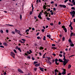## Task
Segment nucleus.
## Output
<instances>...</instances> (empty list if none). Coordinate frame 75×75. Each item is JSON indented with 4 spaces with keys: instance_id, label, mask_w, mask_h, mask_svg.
<instances>
[{
    "instance_id": "nucleus-64",
    "label": "nucleus",
    "mask_w": 75,
    "mask_h": 75,
    "mask_svg": "<svg viewBox=\"0 0 75 75\" xmlns=\"http://www.w3.org/2000/svg\"><path fill=\"white\" fill-rule=\"evenodd\" d=\"M58 61V59H55V62H57V61Z\"/></svg>"
},
{
    "instance_id": "nucleus-63",
    "label": "nucleus",
    "mask_w": 75,
    "mask_h": 75,
    "mask_svg": "<svg viewBox=\"0 0 75 75\" xmlns=\"http://www.w3.org/2000/svg\"><path fill=\"white\" fill-rule=\"evenodd\" d=\"M28 58H29V59H30L31 58V57L30 56H28L27 57Z\"/></svg>"
},
{
    "instance_id": "nucleus-61",
    "label": "nucleus",
    "mask_w": 75,
    "mask_h": 75,
    "mask_svg": "<svg viewBox=\"0 0 75 75\" xmlns=\"http://www.w3.org/2000/svg\"><path fill=\"white\" fill-rule=\"evenodd\" d=\"M61 22H59L58 23V25H60L61 24Z\"/></svg>"
},
{
    "instance_id": "nucleus-62",
    "label": "nucleus",
    "mask_w": 75,
    "mask_h": 75,
    "mask_svg": "<svg viewBox=\"0 0 75 75\" xmlns=\"http://www.w3.org/2000/svg\"><path fill=\"white\" fill-rule=\"evenodd\" d=\"M29 52H30V54L32 53V51H31V50H29Z\"/></svg>"
},
{
    "instance_id": "nucleus-24",
    "label": "nucleus",
    "mask_w": 75,
    "mask_h": 75,
    "mask_svg": "<svg viewBox=\"0 0 75 75\" xmlns=\"http://www.w3.org/2000/svg\"><path fill=\"white\" fill-rule=\"evenodd\" d=\"M63 57H64V56H65V52H63Z\"/></svg>"
},
{
    "instance_id": "nucleus-56",
    "label": "nucleus",
    "mask_w": 75,
    "mask_h": 75,
    "mask_svg": "<svg viewBox=\"0 0 75 75\" xmlns=\"http://www.w3.org/2000/svg\"><path fill=\"white\" fill-rule=\"evenodd\" d=\"M50 8H48V9L47 10V11H50Z\"/></svg>"
},
{
    "instance_id": "nucleus-46",
    "label": "nucleus",
    "mask_w": 75,
    "mask_h": 75,
    "mask_svg": "<svg viewBox=\"0 0 75 75\" xmlns=\"http://www.w3.org/2000/svg\"><path fill=\"white\" fill-rule=\"evenodd\" d=\"M22 41H24V42H25V40L24 39H22Z\"/></svg>"
},
{
    "instance_id": "nucleus-31",
    "label": "nucleus",
    "mask_w": 75,
    "mask_h": 75,
    "mask_svg": "<svg viewBox=\"0 0 75 75\" xmlns=\"http://www.w3.org/2000/svg\"><path fill=\"white\" fill-rule=\"evenodd\" d=\"M29 31V29H28L26 30L25 32L26 33H27V32H28Z\"/></svg>"
},
{
    "instance_id": "nucleus-52",
    "label": "nucleus",
    "mask_w": 75,
    "mask_h": 75,
    "mask_svg": "<svg viewBox=\"0 0 75 75\" xmlns=\"http://www.w3.org/2000/svg\"><path fill=\"white\" fill-rule=\"evenodd\" d=\"M53 9L54 11H55V10H56V8H53Z\"/></svg>"
},
{
    "instance_id": "nucleus-41",
    "label": "nucleus",
    "mask_w": 75,
    "mask_h": 75,
    "mask_svg": "<svg viewBox=\"0 0 75 75\" xmlns=\"http://www.w3.org/2000/svg\"><path fill=\"white\" fill-rule=\"evenodd\" d=\"M55 64L56 65H58V64H59V63L57 62H55Z\"/></svg>"
},
{
    "instance_id": "nucleus-1",
    "label": "nucleus",
    "mask_w": 75,
    "mask_h": 75,
    "mask_svg": "<svg viewBox=\"0 0 75 75\" xmlns=\"http://www.w3.org/2000/svg\"><path fill=\"white\" fill-rule=\"evenodd\" d=\"M11 55L13 58H15V53H14V52H11Z\"/></svg>"
},
{
    "instance_id": "nucleus-5",
    "label": "nucleus",
    "mask_w": 75,
    "mask_h": 75,
    "mask_svg": "<svg viewBox=\"0 0 75 75\" xmlns=\"http://www.w3.org/2000/svg\"><path fill=\"white\" fill-rule=\"evenodd\" d=\"M18 71L19 72H20V73H21L22 74H24V72L23 71H22L21 69H18Z\"/></svg>"
},
{
    "instance_id": "nucleus-44",
    "label": "nucleus",
    "mask_w": 75,
    "mask_h": 75,
    "mask_svg": "<svg viewBox=\"0 0 75 75\" xmlns=\"http://www.w3.org/2000/svg\"><path fill=\"white\" fill-rule=\"evenodd\" d=\"M6 33H8V30H6Z\"/></svg>"
},
{
    "instance_id": "nucleus-26",
    "label": "nucleus",
    "mask_w": 75,
    "mask_h": 75,
    "mask_svg": "<svg viewBox=\"0 0 75 75\" xmlns=\"http://www.w3.org/2000/svg\"><path fill=\"white\" fill-rule=\"evenodd\" d=\"M71 65H69L68 67V69H70V68H71Z\"/></svg>"
},
{
    "instance_id": "nucleus-30",
    "label": "nucleus",
    "mask_w": 75,
    "mask_h": 75,
    "mask_svg": "<svg viewBox=\"0 0 75 75\" xmlns=\"http://www.w3.org/2000/svg\"><path fill=\"white\" fill-rule=\"evenodd\" d=\"M59 56L60 57H62V55L61 54H59Z\"/></svg>"
},
{
    "instance_id": "nucleus-15",
    "label": "nucleus",
    "mask_w": 75,
    "mask_h": 75,
    "mask_svg": "<svg viewBox=\"0 0 75 75\" xmlns=\"http://www.w3.org/2000/svg\"><path fill=\"white\" fill-rule=\"evenodd\" d=\"M40 69L41 71H42V72H44V69L40 68Z\"/></svg>"
},
{
    "instance_id": "nucleus-54",
    "label": "nucleus",
    "mask_w": 75,
    "mask_h": 75,
    "mask_svg": "<svg viewBox=\"0 0 75 75\" xmlns=\"http://www.w3.org/2000/svg\"><path fill=\"white\" fill-rule=\"evenodd\" d=\"M4 75H6L7 73H6V72H5L4 73Z\"/></svg>"
},
{
    "instance_id": "nucleus-53",
    "label": "nucleus",
    "mask_w": 75,
    "mask_h": 75,
    "mask_svg": "<svg viewBox=\"0 0 75 75\" xmlns=\"http://www.w3.org/2000/svg\"><path fill=\"white\" fill-rule=\"evenodd\" d=\"M54 3V1H52L50 3L51 4H53Z\"/></svg>"
},
{
    "instance_id": "nucleus-16",
    "label": "nucleus",
    "mask_w": 75,
    "mask_h": 75,
    "mask_svg": "<svg viewBox=\"0 0 75 75\" xmlns=\"http://www.w3.org/2000/svg\"><path fill=\"white\" fill-rule=\"evenodd\" d=\"M65 33H67V28H64V29Z\"/></svg>"
},
{
    "instance_id": "nucleus-20",
    "label": "nucleus",
    "mask_w": 75,
    "mask_h": 75,
    "mask_svg": "<svg viewBox=\"0 0 75 75\" xmlns=\"http://www.w3.org/2000/svg\"><path fill=\"white\" fill-rule=\"evenodd\" d=\"M57 72H59L58 70H57V69H55L54 70V72L55 73H57Z\"/></svg>"
},
{
    "instance_id": "nucleus-3",
    "label": "nucleus",
    "mask_w": 75,
    "mask_h": 75,
    "mask_svg": "<svg viewBox=\"0 0 75 75\" xmlns=\"http://www.w3.org/2000/svg\"><path fill=\"white\" fill-rule=\"evenodd\" d=\"M68 60L67 59L66 60L63 61V64L64 66H65V65H66L67 64V63H68Z\"/></svg>"
},
{
    "instance_id": "nucleus-48",
    "label": "nucleus",
    "mask_w": 75,
    "mask_h": 75,
    "mask_svg": "<svg viewBox=\"0 0 75 75\" xmlns=\"http://www.w3.org/2000/svg\"><path fill=\"white\" fill-rule=\"evenodd\" d=\"M32 10H33L34 9V7H33V5L32 4Z\"/></svg>"
},
{
    "instance_id": "nucleus-11",
    "label": "nucleus",
    "mask_w": 75,
    "mask_h": 75,
    "mask_svg": "<svg viewBox=\"0 0 75 75\" xmlns=\"http://www.w3.org/2000/svg\"><path fill=\"white\" fill-rule=\"evenodd\" d=\"M38 17L40 19H42V17H41V14H39V15H38Z\"/></svg>"
},
{
    "instance_id": "nucleus-51",
    "label": "nucleus",
    "mask_w": 75,
    "mask_h": 75,
    "mask_svg": "<svg viewBox=\"0 0 75 75\" xmlns=\"http://www.w3.org/2000/svg\"><path fill=\"white\" fill-rule=\"evenodd\" d=\"M0 47H1V48H4V46H2V45H1L0 46Z\"/></svg>"
},
{
    "instance_id": "nucleus-55",
    "label": "nucleus",
    "mask_w": 75,
    "mask_h": 75,
    "mask_svg": "<svg viewBox=\"0 0 75 75\" xmlns=\"http://www.w3.org/2000/svg\"><path fill=\"white\" fill-rule=\"evenodd\" d=\"M52 55L54 56H56V54H52Z\"/></svg>"
},
{
    "instance_id": "nucleus-13",
    "label": "nucleus",
    "mask_w": 75,
    "mask_h": 75,
    "mask_svg": "<svg viewBox=\"0 0 75 75\" xmlns=\"http://www.w3.org/2000/svg\"><path fill=\"white\" fill-rule=\"evenodd\" d=\"M46 56V53H45L43 56V58H45V56Z\"/></svg>"
},
{
    "instance_id": "nucleus-4",
    "label": "nucleus",
    "mask_w": 75,
    "mask_h": 75,
    "mask_svg": "<svg viewBox=\"0 0 75 75\" xmlns=\"http://www.w3.org/2000/svg\"><path fill=\"white\" fill-rule=\"evenodd\" d=\"M70 13L71 15H75V12L74 11H72L70 12Z\"/></svg>"
},
{
    "instance_id": "nucleus-43",
    "label": "nucleus",
    "mask_w": 75,
    "mask_h": 75,
    "mask_svg": "<svg viewBox=\"0 0 75 75\" xmlns=\"http://www.w3.org/2000/svg\"><path fill=\"white\" fill-rule=\"evenodd\" d=\"M47 12L46 11H45L44 14H47Z\"/></svg>"
},
{
    "instance_id": "nucleus-22",
    "label": "nucleus",
    "mask_w": 75,
    "mask_h": 75,
    "mask_svg": "<svg viewBox=\"0 0 75 75\" xmlns=\"http://www.w3.org/2000/svg\"><path fill=\"white\" fill-rule=\"evenodd\" d=\"M18 50L19 51H20V52H21V49L20 48V47L18 48Z\"/></svg>"
},
{
    "instance_id": "nucleus-38",
    "label": "nucleus",
    "mask_w": 75,
    "mask_h": 75,
    "mask_svg": "<svg viewBox=\"0 0 75 75\" xmlns=\"http://www.w3.org/2000/svg\"><path fill=\"white\" fill-rule=\"evenodd\" d=\"M42 31L43 33H44V31H45V30H44V29H42Z\"/></svg>"
},
{
    "instance_id": "nucleus-60",
    "label": "nucleus",
    "mask_w": 75,
    "mask_h": 75,
    "mask_svg": "<svg viewBox=\"0 0 75 75\" xmlns=\"http://www.w3.org/2000/svg\"><path fill=\"white\" fill-rule=\"evenodd\" d=\"M71 9H72V10H74V7H71Z\"/></svg>"
},
{
    "instance_id": "nucleus-33",
    "label": "nucleus",
    "mask_w": 75,
    "mask_h": 75,
    "mask_svg": "<svg viewBox=\"0 0 75 75\" xmlns=\"http://www.w3.org/2000/svg\"><path fill=\"white\" fill-rule=\"evenodd\" d=\"M34 70L35 71H37V68H34Z\"/></svg>"
},
{
    "instance_id": "nucleus-9",
    "label": "nucleus",
    "mask_w": 75,
    "mask_h": 75,
    "mask_svg": "<svg viewBox=\"0 0 75 75\" xmlns=\"http://www.w3.org/2000/svg\"><path fill=\"white\" fill-rule=\"evenodd\" d=\"M40 65V63L36 64L35 65V67H39Z\"/></svg>"
},
{
    "instance_id": "nucleus-29",
    "label": "nucleus",
    "mask_w": 75,
    "mask_h": 75,
    "mask_svg": "<svg viewBox=\"0 0 75 75\" xmlns=\"http://www.w3.org/2000/svg\"><path fill=\"white\" fill-rule=\"evenodd\" d=\"M38 63V62H34L33 64L34 65V64H37Z\"/></svg>"
},
{
    "instance_id": "nucleus-32",
    "label": "nucleus",
    "mask_w": 75,
    "mask_h": 75,
    "mask_svg": "<svg viewBox=\"0 0 75 75\" xmlns=\"http://www.w3.org/2000/svg\"><path fill=\"white\" fill-rule=\"evenodd\" d=\"M62 28H63V29L65 28H65V27L64 26V25H63L62 26Z\"/></svg>"
},
{
    "instance_id": "nucleus-7",
    "label": "nucleus",
    "mask_w": 75,
    "mask_h": 75,
    "mask_svg": "<svg viewBox=\"0 0 75 75\" xmlns=\"http://www.w3.org/2000/svg\"><path fill=\"white\" fill-rule=\"evenodd\" d=\"M66 70L65 69H64V72H62V75H65V74H66Z\"/></svg>"
},
{
    "instance_id": "nucleus-35",
    "label": "nucleus",
    "mask_w": 75,
    "mask_h": 75,
    "mask_svg": "<svg viewBox=\"0 0 75 75\" xmlns=\"http://www.w3.org/2000/svg\"><path fill=\"white\" fill-rule=\"evenodd\" d=\"M69 42H71V43H72V41H71V39L69 40Z\"/></svg>"
},
{
    "instance_id": "nucleus-12",
    "label": "nucleus",
    "mask_w": 75,
    "mask_h": 75,
    "mask_svg": "<svg viewBox=\"0 0 75 75\" xmlns=\"http://www.w3.org/2000/svg\"><path fill=\"white\" fill-rule=\"evenodd\" d=\"M4 45L5 46H7V43L6 42H4L3 43Z\"/></svg>"
},
{
    "instance_id": "nucleus-18",
    "label": "nucleus",
    "mask_w": 75,
    "mask_h": 75,
    "mask_svg": "<svg viewBox=\"0 0 75 75\" xmlns=\"http://www.w3.org/2000/svg\"><path fill=\"white\" fill-rule=\"evenodd\" d=\"M70 46H71V47H74V44L71 43H70Z\"/></svg>"
},
{
    "instance_id": "nucleus-42",
    "label": "nucleus",
    "mask_w": 75,
    "mask_h": 75,
    "mask_svg": "<svg viewBox=\"0 0 75 75\" xmlns=\"http://www.w3.org/2000/svg\"><path fill=\"white\" fill-rule=\"evenodd\" d=\"M65 40V38L64 37H63L62 38V41H64Z\"/></svg>"
},
{
    "instance_id": "nucleus-17",
    "label": "nucleus",
    "mask_w": 75,
    "mask_h": 75,
    "mask_svg": "<svg viewBox=\"0 0 75 75\" xmlns=\"http://www.w3.org/2000/svg\"><path fill=\"white\" fill-rule=\"evenodd\" d=\"M59 61L60 62H63V61H62V60L61 59H59Z\"/></svg>"
},
{
    "instance_id": "nucleus-2",
    "label": "nucleus",
    "mask_w": 75,
    "mask_h": 75,
    "mask_svg": "<svg viewBox=\"0 0 75 75\" xmlns=\"http://www.w3.org/2000/svg\"><path fill=\"white\" fill-rule=\"evenodd\" d=\"M15 31L16 33H18V34H19V35H21V34H20V33H21L20 31L18 30H17V29H15Z\"/></svg>"
},
{
    "instance_id": "nucleus-40",
    "label": "nucleus",
    "mask_w": 75,
    "mask_h": 75,
    "mask_svg": "<svg viewBox=\"0 0 75 75\" xmlns=\"http://www.w3.org/2000/svg\"><path fill=\"white\" fill-rule=\"evenodd\" d=\"M39 54L40 56H41V55H42V54H41V52H39Z\"/></svg>"
},
{
    "instance_id": "nucleus-49",
    "label": "nucleus",
    "mask_w": 75,
    "mask_h": 75,
    "mask_svg": "<svg viewBox=\"0 0 75 75\" xmlns=\"http://www.w3.org/2000/svg\"><path fill=\"white\" fill-rule=\"evenodd\" d=\"M52 46H53V47H55V45L54 44H53L52 45Z\"/></svg>"
},
{
    "instance_id": "nucleus-37",
    "label": "nucleus",
    "mask_w": 75,
    "mask_h": 75,
    "mask_svg": "<svg viewBox=\"0 0 75 75\" xmlns=\"http://www.w3.org/2000/svg\"><path fill=\"white\" fill-rule=\"evenodd\" d=\"M27 53L28 54H31V53L29 52V51H28L27 52Z\"/></svg>"
},
{
    "instance_id": "nucleus-23",
    "label": "nucleus",
    "mask_w": 75,
    "mask_h": 75,
    "mask_svg": "<svg viewBox=\"0 0 75 75\" xmlns=\"http://www.w3.org/2000/svg\"><path fill=\"white\" fill-rule=\"evenodd\" d=\"M64 57V58L63 59V60H64V61H65L67 60V59H65V56H63Z\"/></svg>"
},
{
    "instance_id": "nucleus-28",
    "label": "nucleus",
    "mask_w": 75,
    "mask_h": 75,
    "mask_svg": "<svg viewBox=\"0 0 75 75\" xmlns=\"http://www.w3.org/2000/svg\"><path fill=\"white\" fill-rule=\"evenodd\" d=\"M13 51L15 53H17V51H16V50H14Z\"/></svg>"
},
{
    "instance_id": "nucleus-19",
    "label": "nucleus",
    "mask_w": 75,
    "mask_h": 75,
    "mask_svg": "<svg viewBox=\"0 0 75 75\" xmlns=\"http://www.w3.org/2000/svg\"><path fill=\"white\" fill-rule=\"evenodd\" d=\"M40 50H42L43 49H44V47H40L39 48Z\"/></svg>"
},
{
    "instance_id": "nucleus-27",
    "label": "nucleus",
    "mask_w": 75,
    "mask_h": 75,
    "mask_svg": "<svg viewBox=\"0 0 75 75\" xmlns=\"http://www.w3.org/2000/svg\"><path fill=\"white\" fill-rule=\"evenodd\" d=\"M45 38H46L45 36H44L43 38V40L45 41V40H46V39H45Z\"/></svg>"
},
{
    "instance_id": "nucleus-14",
    "label": "nucleus",
    "mask_w": 75,
    "mask_h": 75,
    "mask_svg": "<svg viewBox=\"0 0 75 75\" xmlns=\"http://www.w3.org/2000/svg\"><path fill=\"white\" fill-rule=\"evenodd\" d=\"M46 5H44L43 6V9L45 10L46 9Z\"/></svg>"
},
{
    "instance_id": "nucleus-59",
    "label": "nucleus",
    "mask_w": 75,
    "mask_h": 75,
    "mask_svg": "<svg viewBox=\"0 0 75 75\" xmlns=\"http://www.w3.org/2000/svg\"><path fill=\"white\" fill-rule=\"evenodd\" d=\"M50 25H54V24H53V23H51L50 24Z\"/></svg>"
},
{
    "instance_id": "nucleus-57",
    "label": "nucleus",
    "mask_w": 75,
    "mask_h": 75,
    "mask_svg": "<svg viewBox=\"0 0 75 75\" xmlns=\"http://www.w3.org/2000/svg\"><path fill=\"white\" fill-rule=\"evenodd\" d=\"M12 34H15V33L13 31H12Z\"/></svg>"
},
{
    "instance_id": "nucleus-6",
    "label": "nucleus",
    "mask_w": 75,
    "mask_h": 75,
    "mask_svg": "<svg viewBox=\"0 0 75 75\" xmlns=\"http://www.w3.org/2000/svg\"><path fill=\"white\" fill-rule=\"evenodd\" d=\"M59 7H63L64 8H66V7H67L65 5H59Z\"/></svg>"
},
{
    "instance_id": "nucleus-10",
    "label": "nucleus",
    "mask_w": 75,
    "mask_h": 75,
    "mask_svg": "<svg viewBox=\"0 0 75 75\" xmlns=\"http://www.w3.org/2000/svg\"><path fill=\"white\" fill-rule=\"evenodd\" d=\"M73 4L74 6H75V0H72V1L71 2Z\"/></svg>"
},
{
    "instance_id": "nucleus-21",
    "label": "nucleus",
    "mask_w": 75,
    "mask_h": 75,
    "mask_svg": "<svg viewBox=\"0 0 75 75\" xmlns=\"http://www.w3.org/2000/svg\"><path fill=\"white\" fill-rule=\"evenodd\" d=\"M47 37H48L49 38H51V35H48L47 36Z\"/></svg>"
},
{
    "instance_id": "nucleus-50",
    "label": "nucleus",
    "mask_w": 75,
    "mask_h": 75,
    "mask_svg": "<svg viewBox=\"0 0 75 75\" xmlns=\"http://www.w3.org/2000/svg\"><path fill=\"white\" fill-rule=\"evenodd\" d=\"M68 1V0H65V1H64V2L65 3H67V1Z\"/></svg>"
},
{
    "instance_id": "nucleus-36",
    "label": "nucleus",
    "mask_w": 75,
    "mask_h": 75,
    "mask_svg": "<svg viewBox=\"0 0 75 75\" xmlns=\"http://www.w3.org/2000/svg\"><path fill=\"white\" fill-rule=\"evenodd\" d=\"M37 39H38V40H39V39H41L40 37H39V36L37 37Z\"/></svg>"
},
{
    "instance_id": "nucleus-34",
    "label": "nucleus",
    "mask_w": 75,
    "mask_h": 75,
    "mask_svg": "<svg viewBox=\"0 0 75 75\" xmlns=\"http://www.w3.org/2000/svg\"><path fill=\"white\" fill-rule=\"evenodd\" d=\"M32 14H33V11H30V15H31Z\"/></svg>"
},
{
    "instance_id": "nucleus-45",
    "label": "nucleus",
    "mask_w": 75,
    "mask_h": 75,
    "mask_svg": "<svg viewBox=\"0 0 75 75\" xmlns=\"http://www.w3.org/2000/svg\"><path fill=\"white\" fill-rule=\"evenodd\" d=\"M47 18V20H50V18Z\"/></svg>"
},
{
    "instance_id": "nucleus-39",
    "label": "nucleus",
    "mask_w": 75,
    "mask_h": 75,
    "mask_svg": "<svg viewBox=\"0 0 75 75\" xmlns=\"http://www.w3.org/2000/svg\"><path fill=\"white\" fill-rule=\"evenodd\" d=\"M0 32H1V33H3V30H0Z\"/></svg>"
},
{
    "instance_id": "nucleus-8",
    "label": "nucleus",
    "mask_w": 75,
    "mask_h": 75,
    "mask_svg": "<svg viewBox=\"0 0 75 75\" xmlns=\"http://www.w3.org/2000/svg\"><path fill=\"white\" fill-rule=\"evenodd\" d=\"M71 33L70 34V37H71L72 36H74V33L73 32H72V31H70Z\"/></svg>"
},
{
    "instance_id": "nucleus-58",
    "label": "nucleus",
    "mask_w": 75,
    "mask_h": 75,
    "mask_svg": "<svg viewBox=\"0 0 75 75\" xmlns=\"http://www.w3.org/2000/svg\"><path fill=\"white\" fill-rule=\"evenodd\" d=\"M72 16V17L73 18H74V17H75V15H71Z\"/></svg>"
},
{
    "instance_id": "nucleus-25",
    "label": "nucleus",
    "mask_w": 75,
    "mask_h": 75,
    "mask_svg": "<svg viewBox=\"0 0 75 75\" xmlns=\"http://www.w3.org/2000/svg\"><path fill=\"white\" fill-rule=\"evenodd\" d=\"M20 17L21 20H21L22 19V16L21 15V14L20 15Z\"/></svg>"
},
{
    "instance_id": "nucleus-47",
    "label": "nucleus",
    "mask_w": 75,
    "mask_h": 75,
    "mask_svg": "<svg viewBox=\"0 0 75 75\" xmlns=\"http://www.w3.org/2000/svg\"><path fill=\"white\" fill-rule=\"evenodd\" d=\"M70 29L71 30H73V27H72V26H71V27Z\"/></svg>"
}]
</instances>
